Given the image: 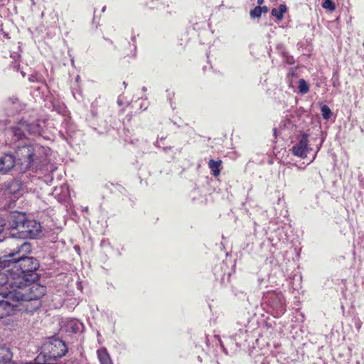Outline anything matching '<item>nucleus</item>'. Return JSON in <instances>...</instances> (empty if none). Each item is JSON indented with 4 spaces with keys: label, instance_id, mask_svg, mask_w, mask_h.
I'll use <instances>...</instances> for the list:
<instances>
[{
    "label": "nucleus",
    "instance_id": "nucleus-4",
    "mask_svg": "<svg viewBox=\"0 0 364 364\" xmlns=\"http://www.w3.org/2000/svg\"><path fill=\"white\" fill-rule=\"evenodd\" d=\"M67 352L68 347L65 343L55 336L48 338L41 347V354L48 360L60 358Z\"/></svg>",
    "mask_w": 364,
    "mask_h": 364
},
{
    "label": "nucleus",
    "instance_id": "nucleus-26",
    "mask_svg": "<svg viewBox=\"0 0 364 364\" xmlns=\"http://www.w3.org/2000/svg\"><path fill=\"white\" fill-rule=\"evenodd\" d=\"M29 80L33 81V78H29Z\"/></svg>",
    "mask_w": 364,
    "mask_h": 364
},
{
    "label": "nucleus",
    "instance_id": "nucleus-1",
    "mask_svg": "<svg viewBox=\"0 0 364 364\" xmlns=\"http://www.w3.org/2000/svg\"><path fill=\"white\" fill-rule=\"evenodd\" d=\"M31 251V244L21 241L8 255L0 257V288L3 286L21 287L26 281L38 280L36 270L39 263L36 259L26 256Z\"/></svg>",
    "mask_w": 364,
    "mask_h": 364
},
{
    "label": "nucleus",
    "instance_id": "nucleus-3",
    "mask_svg": "<svg viewBox=\"0 0 364 364\" xmlns=\"http://www.w3.org/2000/svg\"><path fill=\"white\" fill-rule=\"evenodd\" d=\"M46 151L38 144L19 146L16 151V164L23 172L29 168L41 169L46 164Z\"/></svg>",
    "mask_w": 364,
    "mask_h": 364
},
{
    "label": "nucleus",
    "instance_id": "nucleus-19",
    "mask_svg": "<svg viewBox=\"0 0 364 364\" xmlns=\"http://www.w3.org/2000/svg\"><path fill=\"white\" fill-rule=\"evenodd\" d=\"M262 13V9L261 6H258L250 11V16L252 18H259L261 16Z\"/></svg>",
    "mask_w": 364,
    "mask_h": 364
},
{
    "label": "nucleus",
    "instance_id": "nucleus-22",
    "mask_svg": "<svg viewBox=\"0 0 364 364\" xmlns=\"http://www.w3.org/2000/svg\"><path fill=\"white\" fill-rule=\"evenodd\" d=\"M262 12H264V13H267L268 11V9L267 6H262Z\"/></svg>",
    "mask_w": 364,
    "mask_h": 364
},
{
    "label": "nucleus",
    "instance_id": "nucleus-25",
    "mask_svg": "<svg viewBox=\"0 0 364 364\" xmlns=\"http://www.w3.org/2000/svg\"><path fill=\"white\" fill-rule=\"evenodd\" d=\"M29 80L33 81V78H29Z\"/></svg>",
    "mask_w": 364,
    "mask_h": 364
},
{
    "label": "nucleus",
    "instance_id": "nucleus-17",
    "mask_svg": "<svg viewBox=\"0 0 364 364\" xmlns=\"http://www.w3.org/2000/svg\"><path fill=\"white\" fill-rule=\"evenodd\" d=\"M322 117L324 119H328L332 115L331 109L327 105H323L321 109Z\"/></svg>",
    "mask_w": 364,
    "mask_h": 364
},
{
    "label": "nucleus",
    "instance_id": "nucleus-16",
    "mask_svg": "<svg viewBox=\"0 0 364 364\" xmlns=\"http://www.w3.org/2000/svg\"><path fill=\"white\" fill-rule=\"evenodd\" d=\"M298 89L299 92L301 94H306L309 90V85L304 79H300L299 80Z\"/></svg>",
    "mask_w": 364,
    "mask_h": 364
},
{
    "label": "nucleus",
    "instance_id": "nucleus-5",
    "mask_svg": "<svg viewBox=\"0 0 364 364\" xmlns=\"http://www.w3.org/2000/svg\"><path fill=\"white\" fill-rule=\"evenodd\" d=\"M28 216L24 212L11 211L7 215V225L9 235L13 238L20 239V231L24 227Z\"/></svg>",
    "mask_w": 364,
    "mask_h": 364
},
{
    "label": "nucleus",
    "instance_id": "nucleus-12",
    "mask_svg": "<svg viewBox=\"0 0 364 364\" xmlns=\"http://www.w3.org/2000/svg\"><path fill=\"white\" fill-rule=\"evenodd\" d=\"M12 358L10 350L5 347H0V364H7Z\"/></svg>",
    "mask_w": 364,
    "mask_h": 364
},
{
    "label": "nucleus",
    "instance_id": "nucleus-24",
    "mask_svg": "<svg viewBox=\"0 0 364 364\" xmlns=\"http://www.w3.org/2000/svg\"><path fill=\"white\" fill-rule=\"evenodd\" d=\"M0 1L2 3V4H5L6 2H8L9 0H0Z\"/></svg>",
    "mask_w": 364,
    "mask_h": 364
},
{
    "label": "nucleus",
    "instance_id": "nucleus-21",
    "mask_svg": "<svg viewBox=\"0 0 364 364\" xmlns=\"http://www.w3.org/2000/svg\"><path fill=\"white\" fill-rule=\"evenodd\" d=\"M278 298H279V302H280L281 307L282 308V305H283V302L282 301V295H279Z\"/></svg>",
    "mask_w": 364,
    "mask_h": 364
},
{
    "label": "nucleus",
    "instance_id": "nucleus-14",
    "mask_svg": "<svg viewBox=\"0 0 364 364\" xmlns=\"http://www.w3.org/2000/svg\"><path fill=\"white\" fill-rule=\"evenodd\" d=\"M286 11L287 6L284 4H280L278 9H273L272 10V15L275 16L277 19L282 20Z\"/></svg>",
    "mask_w": 364,
    "mask_h": 364
},
{
    "label": "nucleus",
    "instance_id": "nucleus-7",
    "mask_svg": "<svg viewBox=\"0 0 364 364\" xmlns=\"http://www.w3.org/2000/svg\"><path fill=\"white\" fill-rule=\"evenodd\" d=\"M308 137L307 134H302L299 141L291 149L294 156L303 159L306 157L307 154L311 150V148L308 145Z\"/></svg>",
    "mask_w": 364,
    "mask_h": 364
},
{
    "label": "nucleus",
    "instance_id": "nucleus-6",
    "mask_svg": "<svg viewBox=\"0 0 364 364\" xmlns=\"http://www.w3.org/2000/svg\"><path fill=\"white\" fill-rule=\"evenodd\" d=\"M22 230L20 231V239L31 238L34 239L39 237L42 232V227L39 222L36 220L27 218L26 222L23 225Z\"/></svg>",
    "mask_w": 364,
    "mask_h": 364
},
{
    "label": "nucleus",
    "instance_id": "nucleus-13",
    "mask_svg": "<svg viewBox=\"0 0 364 364\" xmlns=\"http://www.w3.org/2000/svg\"><path fill=\"white\" fill-rule=\"evenodd\" d=\"M222 164L221 160L215 161L213 159H210L208 161V167L211 169L213 172V175L214 176H218L220 174L219 167Z\"/></svg>",
    "mask_w": 364,
    "mask_h": 364
},
{
    "label": "nucleus",
    "instance_id": "nucleus-23",
    "mask_svg": "<svg viewBox=\"0 0 364 364\" xmlns=\"http://www.w3.org/2000/svg\"><path fill=\"white\" fill-rule=\"evenodd\" d=\"M264 2V0H257V4L260 6Z\"/></svg>",
    "mask_w": 364,
    "mask_h": 364
},
{
    "label": "nucleus",
    "instance_id": "nucleus-18",
    "mask_svg": "<svg viewBox=\"0 0 364 364\" xmlns=\"http://www.w3.org/2000/svg\"><path fill=\"white\" fill-rule=\"evenodd\" d=\"M322 6L323 9H328L330 11H333L336 9L335 4L331 0H323Z\"/></svg>",
    "mask_w": 364,
    "mask_h": 364
},
{
    "label": "nucleus",
    "instance_id": "nucleus-20",
    "mask_svg": "<svg viewBox=\"0 0 364 364\" xmlns=\"http://www.w3.org/2000/svg\"><path fill=\"white\" fill-rule=\"evenodd\" d=\"M6 225L5 220L0 216V241H2L4 239V236H2L3 231L4 230V227Z\"/></svg>",
    "mask_w": 364,
    "mask_h": 364
},
{
    "label": "nucleus",
    "instance_id": "nucleus-15",
    "mask_svg": "<svg viewBox=\"0 0 364 364\" xmlns=\"http://www.w3.org/2000/svg\"><path fill=\"white\" fill-rule=\"evenodd\" d=\"M98 358L102 364H110L111 360L107 350H101L97 351Z\"/></svg>",
    "mask_w": 364,
    "mask_h": 364
},
{
    "label": "nucleus",
    "instance_id": "nucleus-8",
    "mask_svg": "<svg viewBox=\"0 0 364 364\" xmlns=\"http://www.w3.org/2000/svg\"><path fill=\"white\" fill-rule=\"evenodd\" d=\"M16 164V156L5 154L0 158V173H6Z\"/></svg>",
    "mask_w": 364,
    "mask_h": 364
},
{
    "label": "nucleus",
    "instance_id": "nucleus-10",
    "mask_svg": "<svg viewBox=\"0 0 364 364\" xmlns=\"http://www.w3.org/2000/svg\"><path fill=\"white\" fill-rule=\"evenodd\" d=\"M66 331L73 333L80 332L83 329L82 323L75 319H70L66 322Z\"/></svg>",
    "mask_w": 364,
    "mask_h": 364
},
{
    "label": "nucleus",
    "instance_id": "nucleus-2",
    "mask_svg": "<svg viewBox=\"0 0 364 364\" xmlns=\"http://www.w3.org/2000/svg\"><path fill=\"white\" fill-rule=\"evenodd\" d=\"M46 291V287L36 283V281H26V284L21 287L11 288L9 286H3L0 288V295L6 300L2 301L1 304L15 307L18 302L35 301L33 309H38L41 305L38 300Z\"/></svg>",
    "mask_w": 364,
    "mask_h": 364
},
{
    "label": "nucleus",
    "instance_id": "nucleus-9",
    "mask_svg": "<svg viewBox=\"0 0 364 364\" xmlns=\"http://www.w3.org/2000/svg\"><path fill=\"white\" fill-rule=\"evenodd\" d=\"M11 134L15 137V140H18L23 138L26 133H31V125L26 122H21L18 126L14 127L9 130Z\"/></svg>",
    "mask_w": 364,
    "mask_h": 364
},
{
    "label": "nucleus",
    "instance_id": "nucleus-11",
    "mask_svg": "<svg viewBox=\"0 0 364 364\" xmlns=\"http://www.w3.org/2000/svg\"><path fill=\"white\" fill-rule=\"evenodd\" d=\"M22 183L18 180H14L10 182L7 186V191L9 193L14 195L15 197H17L18 193L22 188Z\"/></svg>",
    "mask_w": 364,
    "mask_h": 364
}]
</instances>
